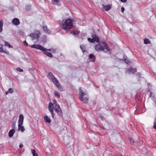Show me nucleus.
<instances>
[{
    "instance_id": "15",
    "label": "nucleus",
    "mask_w": 156,
    "mask_h": 156,
    "mask_svg": "<svg viewBox=\"0 0 156 156\" xmlns=\"http://www.w3.org/2000/svg\"><path fill=\"white\" fill-rule=\"evenodd\" d=\"M15 132L14 129H12L10 130L9 133V137H11L12 136Z\"/></svg>"
},
{
    "instance_id": "43",
    "label": "nucleus",
    "mask_w": 156,
    "mask_h": 156,
    "mask_svg": "<svg viewBox=\"0 0 156 156\" xmlns=\"http://www.w3.org/2000/svg\"><path fill=\"white\" fill-rule=\"evenodd\" d=\"M121 2H126V1H127V0H120Z\"/></svg>"
},
{
    "instance_id": "30",
    "label": "nucleus",
    "mask_w": 156,
    "mask_h": 156,
    "mask_svg": "<svg viewBox=\"0 0 156 156\" xmlns=\"http://www.w3.org/2000/svg\"><path fill=\"white\" fill-rule=\"evenodd\" d=\"M54 95L55 96H57L58 98H59L60 97V95L59 93L57 91H55L54 92Z\"/></svg>"
},
{
    "instance_id": "31",
    "label": "nucleus",
    "mask_w": 156,
    "mask_h": 156,
    "mask_svg": "<svg viewBox=\"0 0 156 156\" xmlns=\"http://www.w3.org/2000/svg\"><path fill=\"white\" fill-rule=\"evenodd\" d=\"M48 75L51 80L55 77L54 75L51 72H49L48 73Z\"/></svg>"
},
{
    "instance_id": "24",
    "label": "nucleus",
    "mask_w": 156,
    "mask_h": 156,
    "mask_svg": "<svg viewBox=\"0 0 156 156\" xmlns=\"http://www.w3.org/2000/svg\"><path fill=\"white\" fill-rule=\"evenodd\" d=\"M31 152L33 156H38V155L37 154L35 151L34 149H32Z\"/></svg>"
},
{
    "instance_id": "44",
    "label": "nucleus",
    "mask_w": 156,
    "mask_h": 156,
    "mask_svg": "<svg viewBox=\"0 0 156 156\" xmlns=\"http://www.w3.org/2000/svg\"><path fill=\"white\" fill-rule=\"evenodd\" d=\"M152 94V93L151 92L150 93V97H151V95Z\"/></svg>"
},
{
    "instance_id": "32",
    "label": "nucleus",
    "mask_w": 156,
    "mask_h": 156,
    "mask_svg": "<svg viewBox=\"0 0 156 156\" xmlns=\"http://www.w3.org/2000/svg\"><path fill=\"white\" fill-rule=\"evenodd\" d=\"M124 59L125 62L127 64H128L130 63L129 60L127 59L126 56H124Z\"/></svg>"
},
{
    "instance_id": "42",
    "label": "nucleus",
    "mask_w": 156,
    "mask_h": 156,
    "mask_svg": "<svg viewBox=\"0 0 156 156\" xmlns=\"http://www.w3.org/2000/svg\"><path fill=\"white\" fill-rule=\"evenodd\" d=\"M23 146L22 144H20L19 146V147L20 148H22L23 147Z\"/></svg>"
},
{
    "instance_id": "8",
    "label": "nucleus",
    "mask_w": 156,
    "mask_h": 156,
    "mask_svg": "<svg viewBox=\"0 0 156 156\" xmlns=\"http://www.w3.org/2000/svg\"><path fill=\"white\" fill-rule=\"evenodd\" d=\"M24 120V117L23 115L20 114L19 116V118L18 120V124L23 125Z\"/></svg>"
},
{
    "instance_id": "29",
    "label": "nucleus",
    "mask_w": 156,
    "mask_h": 156,
    "mask_svg": "<svg viewBox=\"0 0 156 156\" xmlns=\"http://www.w3.org/2000/svg\"><path fill=\"white\" fill-rule=\"evenodd\" d=\"M5 46H8L9 48H12V46L10 45V44L7 42L5 41Z\"/></svg>"
},
{
    "instance_id": "4",
    "label": "nucleus",
    "mask_w": 156,
    "mask_h": 156,
    "mask_svg": "<svg viewBox=\"0 0 156 156\" xmlns=\"http://www.w3.org/2000/svg\"><path fill=\"white\" fill-rule=\"evenodd\" d=\"M73 27V21L72 20L68 19L66 20L62 24V27L64 29L66 30L70 29Z\"/></svg>"
},
{
    "instance_id": "34",
    "label": "nucleus",
    "mask_w": 156,
    "mask_h": 156,
    "mask_svg": "<svg viewBox=\"0 0 156 156\" xmlns=\"http://www.w3.org/2000/svg\"><path fill=\"white\" fill-rule=\"evenodd\" d=\"M16 70L18 71H19V72H22L23 71V69H21L20 68H19V67L17 68L16 69Z\"/></svg>"
},
{
    "instance_id": "20",
    "label": "nucleus",
    "mask_w": 156,
    "mask_h": 156,
    "mask_svg": "<svg viewBox=\"0 0 156 156\" xmlns=\"http://www.w3.org/2000/svg\"><path fill=\"white\" fill-rule=\"evenodd\" d=\"M3 22L2 20H0V32H1L3 30Z\"/></svg>"
},
{
    "instance_id": "14",
    "label": "nucleus",
    "mask_w": 156,
    "mask_h": 156,
    "mask_svg": "<svg viewBox=\"0 0 156 156\" xmlns=\"http://www.w3.org/2000/svg\"><path fill=\"white\" fill-rule=\"evenodd\" d=\"M18 130H20L21 132H23L25 130V128L22 125L18 124Z\"/></svg>"
},
{
    "instance_id": "38",
    "label": "nucleus",
    "mask_w": 156,
    "mask_h": 156,
    "mask_svg": "<svg viewBox=\"0 0 156 156\" xmlns=\"http://www.w3.org/2000/svg\"><path fill=\"white\" fill-rule=\"evenodd\" d=\"M46 38L45 36H44L43 37V39L42 40V41L43 42H45L46 41Z\"/></svg>"
},
{
    "instance_id": "26",
    "label": "nucleus",
    "mask_w": 156,
    "mask_h": 156,
    "mask_svg": "<svg viewBox=\"0 0 156 156\" xmlns=\"http://www.w3.org/2000/svg\"><path fill=\"white\" fill-rule=\"evenodd\" d=\"M129 140L131 143H133V144H135L136 142V141H135L132 138H129Z\"/></svg>"
},
{
    "instance_id": "39",
    "label": "nucleus",
    "mask_w": 156,
    "mask_h": 156,
    "mask_svg": "<svg viewBox=\"0 0 156 156\" xmlns=\"http://www.w3.org/2000/svg\"><path fill=\"white\" fill-rule=\"evenodd\" d=\"M23 43L24 45L26 46H27L28 45V43H27V42H26V41H23Z\"/></svg>"
},
{
    "instance_id": "17",
    "label": "nucleus",
    "mask_w": 156,
    "mask_h": 156,
    "mask_svg": "<svg viewBox=\"0 0 156 156\" xmlns=\"http://www.w3.org/2000/svg\"><path fill=\"white\" fill-rule=\"evenodd\" d=\"M0 52L2 53H5L7 54L9 53V51H5L2 49V44H0Z\"/></svg>"
},
{
    "instance_id": "25",
    "label": "nucleus",
    "mask_w": 156,
    "mask_h": 156,
    "mask_svg": "<svg viewBox=\"0 0 156 156\" xmlns=\"http://www.w3.org/2000/svg\"><path fill=\"white\" fill-rule=\"evenodd\" d=\"M144 42L145 44H148L150 43V41L149 39L146 38L144 40Z\"/></svg>"
},
{
    "instance_id": "3",
    "label": "nucleus",
    "mask_w": 156,
    "mask_h": 156,
    "mask_svg": "<svg viewBox=\"0 0 156 156\" xmlns=\"http://www.w3.org/2000/svg\"><path fill=\"white\" fill-rule=\"evenodd\" d=\"M79 99L83 103H86L88 102V96L87 93L86 92H83L81 88L79 89Z\"/></svg>"
},
{
    "instance_id": "36",
    "label": "nucleus",
    "mask_w": 156,
    "mask_h": 156,
    "mask_svg": "<svg viewBox=\"0 0 156 156\" xmlns=\"http://www.w3.org/2000/svg\"><path fill=\"white\" fill-rule=\"evenodd\" d=\"M154 126H153L154 128L156 129V117L154 121Z\"/></svg>"
},
{
    "instance_id": "40",
    "label": "nucleus",
    "mask_w": 156,
    "mask_h": 156,
    "mask_svg": "<svg viewBox=\"0 0 156 156\" xmlns=\"http://www.w3.org/2000/svg\"><path fill=\"white\" fill-rule=\"evenodd\" d=\"M124 10H125V9H124V8L123 7H122L121 9V12H124Z\"/></svg>"
},
{
    "instance_id": "28",
    "label": "nucleus",
    "mask_w": 156,
    "mask_h": 156,
    "mask_svg": "<svg viewBox=\"0 0 156 156\" xmlns=\"http://www.w3.org/2000/svg\"><path fill=\"white\" fill-rule=\"evenodd\" d=\"M47 50L48 51H51L52 53H55L56 51V49H55L53 48L48 49H47Z\"/></svg>"
},
{
    "instance_id": "1",
    "label": "nucleus",
    "mask_w": 156,
    "mask_h": 156,
    "mask_svg": "<svg viewBox=\"0 0 156 156\" xmlns=\"http://www.w3.org/2000/svg\"><path fill=\"white\" fill-rule=\"evenodd\" d=\"M49 111L51 113L52 117L54 118L53 110L56 112L60 116L62 115V113L61 109L60 106L57 103L56 100H53L52 102H51L48 106Z\"/></svg>"
},
{
    "instance_id": "10",
    "label": "nucleus",
    "mask_w": 156,
    "mask_h": 156,
    "mask_svg": "<svg viewBox=\"0 0 156 156\" xmlns=\"http://www.w3.org/2000/svg\"><path fill=\"white\" fill-rule=\"evenodd\" d=\"M30 36L32 38V40H34L35 39H37L39 37V35L38 34H30Z\"/></svg>"
},
{
    "instance_id": "23",
    "label": "nucleus",
    "mask_w": 156,
    "mask_h": 156,
    "mask_svg": "<svg viewBox=\"0 0 156 156\" xmlns=\"http://www.w3.org/2000/svg\"><path fill=\"white\" fill-rule=\"evenodd\" d=\"M59 2V0H51V3L52 4L57 5Z\"/></svg>"
},
{
    "instance_id": "11",
    "label": "nucleus",
    "mask_w": 156,
    "mask_h": 156,
    "mask_svg": "<svg viewBox=\"0 0 156 156\" xmlns=\"http://www.w3.org/2000/svg\"><path fill=\"white\" fill-rule=\"evenodd\" d=\"M136 71V69H133L132 68H130L128 69L126 72L128 73L129 74H130V73H134Z\"/></svg>"
},
{
    "instance_id": "13",
    "label": "nucleus",
    "mask_w": 156,
    "mask_h": 156,
    "mask_svg": "<svg viewBox=\"0 0 156 156\" xmlns=\"http://www.w3.org/2000/svg\"><path fill=\"white\" fill-rule=\"evenodd\" d=\"M45 153L47 156H50L51 153V149L50 148L47 147L45 149Z\"/></svg>"
},
{
    "instance_id": "12",
    "label": "nucleus",
    "mask_w": 156,
    "mask_h": 156,
    "mask_svg": "<svg viewBox=\"0 0 156 156\" xmlns=\"http://www.w3.org/2000/svg\"><path fill=\"white\" fill-rule=\"evenodd\" d=\"M13 23L15 25H18L20 23V21L18 18H14L12 21Z\"/></svg>"
},
{
    "instance_id": "9",
    "label": "nucleus",
    "mask_w": 156,
    "mask_h": 156,
    "mask_svg": "<svg viewBox=\"0 0 156 156\" xmlns=\"http://www.w3.org/2000/svg\"><path fill=\"white\" fill-rule=\"evenodd\" d=\"M93 38L94 42H96L99 43L100 42L99 39L98 37L95 35L93 34L91 36Z\"/></svg>"
},
{
    "instance_id": "33",
    "label": "nucleus",
    "mask_w": 156,
    "mask_h": 156,
    "mask_svg": "<svg viewBox=\"0 0 156 156\" xmlns=\"http://www.w3.org/2000/svg\"><path fill=\"white\" fill-rule=\"evenodd\" d=\"M71 34H73L74 35H77L79 34V32H78V31H73L71 32Z\"/></svg>"
},
{
    "instance_id": "19",
    "label": "nucleus",
    "mask_w": 156,
    "mask_h": 156,
    "mask_svg": "<svg viewBox=\"0 0 156 156\" xmlns=\"http://www.w3.org/2000/svg\"><path fill=\"white\" fill-rule=\"evenodd\" d=\"M44 119L46 122L50 123L51 122V120L48 116H45L44 117Z\"/></svg>"
},
{
    "instance_id": "41",
    "label": "nucleus",
    "mask_w": 156,
    "mask_h": 156,
    "mask_svg": "<svg viewBox=\"0 0 156 156\" xmlns=\"http://www.w3.org/2000/svg\"><path fill=\"white\" fill-rule=\"evenodd\" d=\"M30 6H27L26 7V9H30Z\"/></svg>"
},
{
    "instance_id": "7",
    "label": "nucleus",
    "mask_w": 156,
    "mask_h": 156,
    "mask_svg": "<svg viewBox=\"0 0 156 156\" xmlns=\"http://www.w3.org/2000/svg\"><path fill=\"white\" fill-rule=\"evenodd\" d=\"M102 8L104 11H108L111 8V6L110 5H105L102 4Z\"/></svg>"
},
{
    "instance_id": "5",
    "label": "nucleus",
    "mask_w": 156,
    "mask_h": 156,
    "mask_svg": "<svg viewBox=\"0 0 156 156\" xmlns=\"http://www.w3.org/2000/svg\"><path fill=\"white\" fill-rule=\"evenodd\" d=\"M51 80L59 90L61 91H62L63 90V88L62 87V86L59 83L58 80L55 77Z\"/></svg>"
},
{
    "instance_id": "16",
    "label": "nucleus",
    "mask_w": 156,
    "mask_h": 156,
    "mask_svg": "<svg viewBox=\"0 0 156 156\" xmlns=\"http://www.w3.org/2000/svg\"><path fill=\"white\" fill-rule=\"evenodd\" d=\"M43 28L44 31L47 33L50 34L51 33V31L48 29L47 27L46 26H44L43 27Z\"/></svg>"
},
{
    "instance_id": "21",
    "label": "nucleus",
    "mask_w": 156,
    "mask_h": 156,
    "mask_svg": "<svg viewBox=\"0 0 156 156\" xmlns=\"http://www.w3.org/2000/svg\"><path fill=\"white\" fill-rule=\"evenodd\" d=\"M31 47V48H34L35 49H39V45L38 44H33L32 45L30 46V45H29Z\"/></svg>"
},
{
    "instance_id": "37",
    "label": "nucleus",
    "mask_w": 156,
    "mask_h": 156,
    "mask_svg": "<svg viewBox=\"0 0 156 156\" xmlns=\"http://www.w3.org/2000/svg\"><path fill=\"white\" fill-rule=\"evenodd\" d=\"M15 123L13 122L11 125L12 127V129H14V128H15Z\"/></svg>"
},
{
    "instance_id": "27",
    "label": "nucleus",
    "mask_w": 156,
    "mask_h": 156,
    "mask_svg": "<svg viewBox=\"0 0 156 156\" xmlns=\"http://www.w3.org/2000/svg\"><path fill=\"white\" fill-rule=\"evenodd\" d=\"M80 47L83 52H84L85 51V47L83 45H81Z\"/></svg>"
},
{
    "instance_id": "6",
    "label": "nucleus",
    "mask_w": 156,
    "mask_h": 156,
    "mask_svg": "<svg viewBox=\"0 0 156 156\" xmlns=\"http://www.w3.org/2000/svg\"><path fill=\"white\" fill-rule=\"evenodd\" d=\"M47 49L40 45V50H41L43 53L45 54L51 58L52 57V55L50 53L47 51Z\"/></svg>"
},
{
    "instance_id": "18",
    "label": "nucleus",
    "mask_w": 156,
    "mask_h": 156,
    "mask_svg": "<svg viewBox=\"0 0 156 156\" xmlns=\"http://www.w3.org/2000/svg\"><path fill=\"white\" fill-rule=\"evenodd\" d=\"M89 58L91 62H94L95 60V57L92 54H90L89 55Z\"/></svg>"
},
{
    "instance_id": "22",
    "label": "nucleus",
    "mask_w": 156,
    "mask_h": 156,
    "mask_svg": "<svg viewBox=\"0 0 156 156\" xmlns=\"http://www.w3.org/2000/svg\"><path fill=\"white\" fill-rule=\"evenodd\" d=\"M13 90L12 89V88H10L9 89L8 91H6L5 92V94L6 95H7L9 93H10V94L12 93H13Z\"/></svg>"
},
{
    "instance_id": "35",
    "label": "nucleus",
    "mask_w": 156,
    "mask_h": 156,
    "mask_svg": "<svg viewBox=\"0 0 156 156\" xmlns=\"http://www.w3.org/2000/svg\"><path fill=\"white\" fill-rule=\"evenodd\" d=\"M87 39H88V41L90 43L94 42V41H93L92 38H88Z\"/></svg>"
},
{
    "instance_id": "2",
    "label": "nucleus",
    "mask_w": 156,
    "mask_h": 156,
    "mask_svg": "<svg viewBox=\"0 0 156 156\" xmlns=\"http://www.w3.org/2000/svg\"><path fill=\"white\" fill-rule=\"evenodd\" d=\"M104 46H102L99 44H97L95 47V50L98 51H101L104 52H107L110 51L108 45L105 42H103Z\"/></svg>"
}]
</instances>
